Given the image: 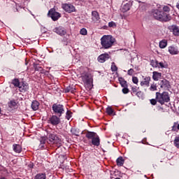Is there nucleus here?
Segmentation results:
<instances>
[{
	"instance_id": "obj_13",
	"label": "nucleus",
	"mask_w": 179,
	"mask_h": 179,
	"mask_svg": "<svg viewBox=\"0 0 179 179\" xmlns=\"http://www.w3.org/2000/svg\"><path fill=\"white\" fill-rule=\"evenodd\" d=\"M18 88L20 92H27V90H29V84L24 82H21Z\"/></svg>"
},
{
	"instance_id": "obj_39",
	"label": "nucleus",
	"mask_w": 179,
	"mask_h": 179,
	"mask_svg": "<svg viewBox=\"0 0 179 179\" xmlns=\"http://www.w3.org/2000/svg\"><path fill=\"white\" fill-rule=\"evenodd\" d=\"M117 69H118V68L117 67V66H115V63H112L111 70L113 72H115Z\"/></svg>"
},
{
	"instance_id": "obj_8",
	"label": "nucleus",
	"mask_w": 179,
	"mask_h": 179,
	"mask_svg": "<svg viewBox=\"0 0 179 179\" xmlns=\"http://www.w3.org/2000/svg\"><path fill=\"white\" fill-rule=\"evenodd\" d=\"M143 80L141 81L140 85L143 87H149L150 85V76H143Z\"/></svg>"
},
{
	"instance_id": "obj_49",
	"label": "nucleus",
	"mask_w": 179,
	"mask_h": 179,
	"mask_svg": "<svg viewBox=\"0 0 179 179\" xmlns=\"http://www.w3.org/2000/svg\"><path fill=\"white\" fill-rule=\"evenodd\" d=\"M28 167H29V169H33V167H34L33 164H31V163L29 164Z\"/></svg>"
},
{
	"instance_id": "obj_14",
	"label": "nucleus",
	"mask_w": 179,
	"mask_h": 179,
	"mask_svg": "<svg viewBox=\"0 0 179 179\" xmlns=\"http://www.w3.org/2000/svg\"><path fill=\"white\" fill-rule=\"evenodd\" d=\"M92 20L94 23H97L99 20H100V15L97 11H92Z\"/></svg>"
},
{
	"instance_id": "obj_6",
	"label": "nucleus",
	"mask_w": 179,
	"mask_h": 179,
	"mask_svg": "<svg viewBox=\"0 0 179 179\" xmlns=\"http://www.w3.org/2000/svg\"><path fill=\"white\" fill-rule=\"evenodd\" d=\"M81 78L83 82L86 85H90V86H91L92 83H93V78H92V76L87 73L83 75Z\"/></svg>"
},
{
	"instance_id": "obj_17",
	"label": "nucleus",
	"mask_w": 179,
	"mask_h": 179,
	"mask_svg": "<svg viewBox=\"0 0 179 179\" xmlns=\"http://www.w3.org/2000/svg\"><path fill=\"white\" fill-rule=\"evenodd\" d=\"M92 143L94 146L100 145V138H99V136H95L94 138L92 139Z\"/></svg>"
},
{
	"instance_id": "obj_35",
	"label": "nucleus",
	"mask_w": 179,
	"mask_h": 179,
	"mask_svg": "<svg viewBox=\"0 0 179 179\" xmlns=\"http://www.w3.org/2000/svg\"><path fill=\"white\" fill-rule=\"evenodd\" d=\"M71 132L73 135H76V136H79V129H72Z\"/></svg>"
},
{
	"instance_id": "obj_41",
	"label": "nucleus",
	"mask_w": 179,
	"mask_h": 179,
	"mask_svg": "<svg viewBox=\"0 0 179 179\" xmlns=\"http://www.w3.org/2000/svg\"><path fill=\"white\" fill-rule=\"evenodd\" d=\"M35 71H38L39 72H41L43 71V67L40 66L38 65L35 66Z\"/></svg>"
},
{
	"instance_id": "obj_47",
	"label": "nucleus",
	"mask_w": 179,
	"mask_h": 179,
	"mask_svg": "<svg viewBox=\"0 0 179 179\" xmlns=\"http://www.w3.org/2000/svg\"><path fill=\"white\" fill-rule=\"evenodd\" d=\"M71 117H72V115H71V112L67 111L66 115V118L67 120H71Z\"/></svg>"
},
{
	"instance_id": "obj_21",
	"label": "nucleus",
	"mask_w": 179,
	"mask_h": 179,
	"mask_svg": "<svg viewBox=\"0 0 179 179\" xmlns=\"http://www.w3.org/2000/svg\"><path fill=\"white\" fill-rule=\"evenodd\" d=\"M57 139V136L55 134H49L48 141H47L48 143H53Z\"/></svg>"
},
{
	"instance_id": "obj_26",
	"label": "nucleus",
	"mask_w": 179,
	"mask_h": 179,
	"mask_svg": "<svg viewBox=\"0 0 179 179\" xmlns=\"http://www.w3.org/2000/svg\"><path fill=\"white\" fill-rule=\"evenodd\" d=\"M116 163L117 166H124V158L122 157H120L117 159Z\"/></svg>"
},
{
	"instance_id": "obj_23",
	"label": "nucleus",
	"mask_w": 179,
	"mask_h": 179,
	"mask_svg": "<svg viewBox=\"0 0 179 179\" xmlns=\"http://www.w3.org/2000/svg\"><path fill=\"white\" fill-rule=\"evenodd\" d=\"M131 9V5L129 3H126L122 6V11L123 13L128 12Z\"/></svg>"
},
{
	"instance_id": "obj_42",
	"label": "nucleus",
	"mask_w": 179,
	"mask_h": 179,
	"mask_svg": "<svg viewBox=\"0 0 179 179\" xmlns=\"http://www.w3.org/2000/svg\"><path fill=\"white\" fill-rule=\"evenodd\" d=\"M134 73H135V71L133 69H130L127 71V75H129L130 76H131V75H134Z\"/></svg>"
},
{
	"instance_id": "obj_37",
	"label": "nucleus",
	"mask_w": 179,
	"mask_h": 179,
	"mask_svg": "<svg viewBox=\"0 0 179 179\" xmlns=\"http://www.w3.org/2000/svg\"><path fill=\"white\" fill-rule=\"evenodd\" d=\"M80 34H82V36H86L87 34V30L85 28H83L80 29Z\"/></svg>"
},
{
	"instance_id": "obj_48",
	"label": "nucleus",
	"mask_w": 179,
	"mask_h": 179,
	"mask_svg": "<svg viewBox=\"0 0 179 179\" xmlns=\"http://www.w3.org/2000/svg\"><path fill=\"white\" fill-rule=\"evenodd\" d=\"M159 66H161V68H164V64H163V62H159L158 63Z\"/></svg>"
},
{
	"instance_id": "obj_53",
	"label": "nucleus",
	"mask_w": 179,
	"mask_h": 179,
	"mask_svg": "<svg viewBox=\"0 0 179 179\" xmlns=\"http://www.w3.org/2000/svg\"><path fill=\"white\" fill-rule=\"evenodd\" d=\"M0 114H1V108H0Z\"/></svg>"
},
{
	"instance_id": "obj_28",
	"label": "nucleus",
	"mask_w": 179,
	"mask_h": 179,
	"mask_svg": "<svg viewBox=\"0 0 179 179\" xmlns=\"http://www.w3.org/2000/svg\"><path fill=\"white\" fill-rule=\"evenodd\" d=\"M47 176H45V173H38L34 179H46Z\"/></svg>"
},
{
	"instance_id": "obj_12",
	"label": "nucleus",
	"mask_w": 179,
	"mask_h": 179,
	"mask_svg": "<svg viewBox=\"0 0 179 179\" xmlns=\"http://www.w3.org/2000/svg\"><path fill=\"white\" fill-rule=\"evenodd\" d=\"M168 51L171 55H178L179 50L177 46L171 45L168 48Z\"/></svg>"
},
{
	"instance_id": "obj_29",
	"label": "nucleus",
	"mask_w": 179,
	"mask_h": 179,
	"mask_svg": "<svg viewBox=\"0 0 179 179\" xmlns=\"http://www.w3.org/2000/svg\"><path fill=\"white\" fill-rule=\"evenodd\" d=\"M163 10L166 13H169L170 10H171V5L164 6H163Z\"/></svg>"
},
{
	"instance_id": "obj_38",
	"label": "nucleus",
	"mask_w": 179,
	"mask_h": 179,
	"mask_svg": "<svg viewBox=\"0 0 179 179\" xmlns=\"http://www.w3.org/2000/svg\"><path fill=\"white\" fill-rule=\"evenodd\" d=\"M132 82L133 83H134V85H138V83H139V80L138 79V77L133 76Z\"/></svg>"
},
{
	"instance_id": "obj_1",
	"label": "nucleus",
	"mask_w": 179,
	"mask_h": 179,
	"mask_svg": "<svg viewBox=\"0 0 179 179\" xmlns=\"http://www.w3.org/2000/svg\"><path fill=\"white\" fill-rule=\"evenodd\" d=\"M115 43V38L111 35H104L101 38V45L104 50L111 48Z\"/></svg>"
},
{
	"instance_id": "obj_18",
	"label": "nucleus",
	"mask_w": 179,
	"mask_h": 179,
	"mask_svg": "<svg viewBox=\"0 0 179 179\" xmlns=\"http://www.w3.org/2000/svg\"><path fill=\"white\" fill-rule=\"evenodd\" d=\"M162 78V73L157 71H153L152 73V79L153 80L157 81Z\"/></svg>"
},
{
	"instance_id": "obj_32",
	"label": "nucleus",
	"mask_w": 179,
	"mask_h": 179,
	"mask_svg": "<svg viewBox=\"0 0 179 179\" xmlns=\"http://www.w3.org/2000/svg\"><path fill=\"white\" fill-rule=\"evenodd\" d=\"M150 90L151 92H155L156 90H157V84H155V83H152L150 87Z\"/></svg>"
},
{
	"instance_id": "obj_27",
	"label": "nucleus",
	"mask_w": 179,
	"mask_h": 179,
	"mask_svg": "<svg viewBox=\"0 0 179 179\" xmlns=\"http://www.w3.org/2000/svg\"><path fill=\"white\" fill-rule=\"evenodd\" d=\"M53 144L57 145V146H61V145H62V141L61 140V138L57 136Z\"/></svg>"
},
{
	"instance_id": "obj_7",
	"label": "nucleus",
	"mask_w": 179,
	"mask_h": 179,
	"mask_svg": "<svg viewBox=\"0 0 179 179\" xmlns=\"http://www.w3.org/2000/svg\"><path fill=\"white\" fill-rule=\"evenodd\" d=\"M49 124L52 125H58L61 122V119L57 115H52L48 120Z\"/></svg>"
},
{
	"instance_id": "obj_36",
	"label": "nucleus",
	"mask_w": 179,
	"mask_h": 179,
	"mask_svg": "<svg viewBox=\"0 0 179 179\" xmlns=\"http://www.w3.org/2000/svg\"><path fill=\"white\" fill-rule=\"evenodd\" d=\"M106 113L107 114H108V115H111L113 113H114V110H113V108H111V107H108L106 108Z\"/></svg>"
},
{
	"instance_id": "obj_9",
	"label": "nucleus",
	"mask_w": 179,
	"mask_h": 179,
	"mask_svg": "<svg viewBox=\"0 0 179 179\" xmlns=\"http://www.w3.org/2000/svg\"><path fill=\"white\" fill-rule=\"evenodd\" d=\"M62 8L65 12H68V13H72V12H75V6L72 4L65 3L62 5Z\"/></svg>"
},
{
	"instance_id": "obj_19",
	"label": "nucleus",
	"mask_w": 179,
	"mask_h": 179,
	"mask_svg": "<svg viewBox=\"0 0 179 179\" xmlns=\"http://www.w3.org/2000/svg\"><path fill=\"white\" fill-rule=\"evenodd\" d=\"M13 149L15 153H21L22 152V146L19 144H14L13 145Z\"/></svg>"
},
{
	"instance_id": "obj_34",
	"label": "nucleus",
	"mask_w": 179,
	"mask_h": 179,
	"mask_svg": "<svg viewBox=\"0 0 179 179\" xmlns=\"http://www.w3.org/2000/svg\"><path fill=\"white\" fill-rule=\"evenodd\" d=\"M173 143L176 148H178V149H179V136L175 138Z\"/></svg>"
},
{
	"instance_id": "obj_5",
	"label": "nucleus",
	"mask_w": 179,
	"mask_h": 179,
	"mask_svg": "<svg viewBox=\"0 0 179 179\" xmlns=\"http://www.w3.org/2000/svg\"><path fill=\"white\" fill-rule=\"evenodd\" d=\"M48 15L49 16V17H51V19L54 22H57V20H58V19H59V17H61V13L55 11V9H54V8H51L49 10Z\"/></svg>"
},
{
	"instance_id": "obj_24",
	"label": "nucleus",
	"mask_w": 179,
	"mask_h": 179,
	"mask_svg": "<svg viewBox=\"0 0 179 179\" xmlns=\"http://www.w3.org/2000/svg\"><path fill=\"white\" fill-rule=\"evenodd\" d=\"M96 133L93 131H88L86 134V138H87L88 139H92L93 138L96 136Z\"/></svg>"
},
{
	"instance_id": "obj_25",
	"label": "nucleus",
	"mask_w": 179,
	"mask_h": 179,
	"mask_svg": "<svg viewBox=\"0 0 179 179\" xmlns=\"http://www.w3.org/2000/svg\"><path fill=\"white\" fill-rule=\"evenodd\" d=\"M167 47V40L164 39L159 42L160 48H166Z\"/></svg>"
},
{
	"instance_id": "obj_11",
	"label": "nucleus",
	"mask_w": 179,
	"mask_h": 179,
	"mask_svg": "<svg viewBox=\"0 0 179 179\" xmlns=\"http://www.w3.org/2000/svg\"><path fill=\"white\" fill-rule=\"evenodd\" d=\"M53 31L55 33H57V34H59V36H65V34H66V30L62 27H58L55 28L53 29Z\"/></svg>"
},
{
	"instance_id": "obj_52",
	"label": "nucleus",
	"mask_w": 179,
	"mask_h": 179,
	"mask_svg": "<svg viewBox=\"0 0 179 179\" xmlns=\"http://www.w3.org/2000/svg\"><path fill=\"white\" fill-rule=\"evenodd\" d=\"M136 94L137 96H138L139 94H141V92H137Z\"/></svg>"
},
{
	"instance_id": "obj_33",
	"label": "nucleus",
	"mask_w": 179,
	"mask_h": 179,
	"mask_svg": "<svg viewBox=\"0 0 179 179\" xmlns=\"http://www.w3.org/2000/svg\"><path fill=\"white\" fill-rule=\"evenodd\" d=\"M120 83L122 87H127V81L122 78L119 79Z\"/></svg>"
},
{
	"instance_id": "obj_16",
	"label": "nucleus",
	"mask_w": 179,
	"mask_h": 179,
	"mask_svg": "<svg viewBox=\"0 0 179 179\" xmlns=\"http://www.w3.org/2000/svg\"><path fill=\"white\" fill-rule=\"evenodd\" d=\"M171 31H172L174 36H178L179 34V28L176 25H172L169 27Z\"/></svg>"
},
{
	"instance_id": "obj_2",
	"label": "nucleus",
	"mask_w": 179,
	"mask_h": 179,
	"mask_svg": "<svg viewBox=\"0 0 179 179\" xmlns=\"http://www.w3.org/2000/svg\"><path fill=\"white\" fill-rule=\"evenodd\" d=\"M153 16L157 20H160V22H169L170 20V15L169 14L159 10H154Z\"/></svg>"
},
{
	"instance_id": "obj_22",
	"label": "nucleus",
	"mask_w": 179,
	"mask_h": 179,
	"mask_svg": "<svg viewBox=\"0 0 179 179\" xmlns=\"http://www.w3.org/2000/svg\"><path fill=\"white\" fill-rule=\"evenodd\" d=\"M40 148L41 149L45 148L44 145H45L47 143V138L46 137H41L40 139Z\"/></svg>"
},
{
	"instance_id": "obj_45",
	"label": "nucleus",
	"mask_w": 179,
	"mask_h": 179,
	"mask_svg": "<svg viewBox=\"0 0 179 179\" xmlns=\"http://www.w3.org/2000/svg\"><path fill=\"white\" fill-rule=\"evenodd\" d=\"M157 103V99H152L150 100V103L152 106H156Z\"/></svg>"
},
{
	"instance_id": "obj_46",
	"label": "nucleus",
	"mask_w": 179,
	"mask_h": 179,
	"mask_svg": "<svg viewBox=\"0 0 179 179\" xmlns=\"http://www.w3.org/2000/svg\"><path fill=\"white\" fill-rule=\"evenodd\" d=\"M117 25L115 24V22H110L108 23V27H115Z\"/></svg>"
},
{
	"instance_id": "obj_40",
	"label": "nucleus",
	"mask_w": 179,
	"mask_h": 179,
	"mask_svg": "<svg viewBox=\"0 0 179 179\" xmlns=\"http://www.w3.org/2000/svg\"><path fill=\"white\" fill-rule=\"evenodd\" d=\"M124 88L122 89V93H124V94H127L128 93H129V90L126 87H123Z\"/></svg>"
},
{
	"instance_id": "obj_43",
	"label": "nucleus",
	"mask_w": 179,
	"mask_h": 179,
	"mask_svg": "<svg viewBox=\"0 0 179 179\" xmlns=\"http://www.w3.org/2000/svg\"><path fill=\"white\" fill-rule=\"evenodd\" d=\"M177 129L179 130V124H175L173 127H172V130L173 131H177Z\"/></svg>"
},
{
	"instance_id": "obj_31",
	"label": "nucleus",
	"mask_w": 179,
	"mask_h": 179,
	"mask_svg": "<svg viewBox=\"0 0 179 179\" xmlns=\"http://www.w3.org/2000/svg\"><path fill=\"white\" fill-rule=\"evenodd\" d=\"M75 90H76L75 88H73L71 86H69L65 89L64 92H65V93H69V92H71V93H73L75 92Z\"/></svg>"
},
{
	"instance_id": "obj_15",
	"label": "nucleus",
	"mask_w": 179,
	"mask_h": 179,
	"mask_svg": "<svg viewBox=\"0 0 179 179\" xmlns=\"http://www.w3.org/2000/svg\"><path fill=\"white\" fill-rule=\"evenodd\" d=\"M159 85L162 89H169L170 87V83L166 79L161 80Z\"/></svg>"
},
{
	"instance_id": "obj_20",
	"label": "nucleus",
	"mask_w": 179,
	"mask_h": 179,
	"mask_svg": "<svg viewBox=\"0 0 179 179\" xmlns=\"http://www.w3.org/2000/svg\"><path fill=\"white\" fill-rule=\"evenodd\" d=\"M39 106H40V103H38V101H32L31 107L32 110H34V111H37V110H38Z\"/></svg>"
},
{
	"instance_id": "obj_30",
	"label": "nucleus",
	"mask_w": 179,
	"mask_h": 179,
	"mask_svg": "<svg viewBox=\"0 0 179 179\" xmlns=\"http://www.w3.org/2000/svg\"><path fill=\"white\" fill-rule=\"evenodd\" d=\"M13 85L15 87H19V86L20 85V83L19 81V79H17V78H15L14 80H13V82H12Z\"/></svg>"
},
{
	"instance_id": "obj_10",
	"label": "nucleus",
	"mask_w": 179,
	"mask_h": 179,
	"mask_svg": "<svg viewBox=\"0 0 179 179\" xmlns=\"http://www.w3.org/2000/svg\"><path fill=\"white\" fill-rule=\"evenodd\" d=\"M110 56L108 53H103L101 54L98 57V61L99 62H101V64H103V62H106L108 59H110Z\"/></svg>"
},
{
	"instance_id": "obj_50",
	"label": "nucleus",
	"mask_w": 179,
	"mask_h": 179,
	"mask_svg": "<svg viewBox=\"0 0 179 179\" xmlns=\"http://www.w3.org/2000/svg\"><path fill=\"white\" fill-rule=\"evenodd\" d=\"M10 104H12L13 106H15L16 105V102L11 101H10Z\"/></svg>"
},
{
	"instance_id": "obj_4",
	"label": "nucleus",
	"mask_w": 179,
	"mask_h": 179,
	"mask_svg": "<svg viewBox=\"0 0 179 179\" xmlns=\"http://www.w3.org/2000/svg\"><path fill=\"white\" fill-rule=\"evenodd\" d=\"M52 110L55 114H57L59 117H61L64 113V106L61 104L54 103L52 105Z\"/></svg>"
},
{
	"instance_id": "obj_51",
	"label": "nucleus",
	"mask_w": 179,
	"mask_h": 179,
	"mask_svg": "<svg viewBox=\"0 0 179 179\" xmlns=\"http://www.w3.org/2000/svg\"><path fill=\"white\" fill-rule=\"evenodd\" d=\"M79 1V2H83L84 0H77Z\"/></svg>"
},
{
	"instance_id": "obj_3",
	"label": "nucleus",
	"mask_w": 179,
	"mask_h": 179,
	"mask_svg": "<svg viewBox=\"0 0 179 179\" xmlns=\"http://www.w3.org/2000/svg\"><path fill=\"white\" fill-rule=\"evenodd\" d=\"M156 99L158 103L163 105L164 103H169V101H170V95H169V92H164L162 93L156 92Z\"/></svg>"
},
{
	"instance_id": "obj_44",
	"label": "nucleus",
	"mask_w": 179,
	"mask_h": 179,
	"mask_svg": "<svg viewBox=\"0 0 179 179\" xmlns=\"http://www.w3.org/2000/svg\"><path fill=\"white\" fill-rule=\"evenodd\" d=\"M139 87L135 86V87H131V92H133V93H136V92H138Z\"/></svg>"
}]
</instances>
